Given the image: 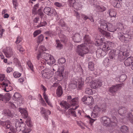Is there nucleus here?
Returning a JSON list of instances; mask_svg holds the SVG:
<instances>
[{
  "label": "nucleus",
  "mask_w": 133,
  "mask_h": 133,
  "mask_svg": "<svg viewBox=\"0 0 133 133\" xmlns=\"http://www.w3.org/2000/svg\"><path fill=\"white\" fill-rule=\"evenodd\" d=\"M67 103L65 101L61 102L60 103V105L61 107L65 108V109H68L71 106L73 105L72 108L69 109L66 113V115H71L74 117H76V115L75 110L78 107L77 105L78 103V98H73L72 99L71 96H68L67 98Z\"/></svg>",
  "instance_id": "nucleus-1"
},
{
  "label": "nucleus",
  "mask_w": 133,
  "mask_h": 133,
  "mask_svg": "<svg viewBox=\"0 0 133 133\" xmlns=\"http://www.w3.org/2000/svg\"><path fill=\"white\" fill-rule=\"evenodd\" d=\"M121 51L119 50H112L109 53V58L111 59L114 60L117 56L118 59L120 61L124 60L125 57L129 55L130 48L129 46L124 45L121 48Z\"/></svg>",
  "instance_id": "nucleus-2"
},
{
  "label": "nucleus",
  "mask_w": 133,
  "mask_h": 133,
  "mask_svg": "<svg viewBox=\"0 0 133 133\" xmlns=\"http://www.w3.org/2000/svg\"><path fill=\"white\" fill-rule=\"evenodd\" d=\"M83 39L84 43L78 46L77 52L79 55L81 56H83L91 50L92 44L93 43L88 35H85Z\"/></svg>",
  "instance_id": "nucleus-3"
},
{
  "label": "nucleus",
  "mask_w": 133,
  "mask_h": 133,
  "mask_svg": "<svg viewBox=\"0 0 133 133\" xmlns=\"http://www.w3.org/2000/svg\"><path fill=\"white\" fill-rule=\"evenodd\" d=\"M122 31L118 33V37L120 40L122 42L128 41L131 38L133 32L131 31L129 28L127 26H123L118 31Z\"/></svg>",
  "instance_id": "nucleus-4"
},
{
  "label": "nucleus",
  "mask_w": 133,
  "mask_h": 133,
  "mask_svg": "<svg viewBox=\"0 0 133 133\" xmlns=\"http://www.w3.org/2000/svg\"><path fill=\"white\" fill-rule=\"evenodd\" d=\"M100 121L103 125L114 128L116 126L118 123V121L116 117L114 116L110 119L106 116L103 117L101 118Z\"/></svg>",
  "instance_id": "nucleus-5"
},
{
  "label": "nucleus",
  "mask_w": 133,
  "mask_h": 133,
  "mask_svg": "<svg viewBox=\"0 0 133 133\" xmlns=\"http://www.w3.org/2000/svg\"><path fill=\"white\" fill-rule=\"evenodd\" d=\"M15 126L17 130H21L24 133H29L31 131L30 128L26 127L25 124L23 122H20L18 121H17L15 124Z\"/></svg>",
  "instance_id": "nucleus-6"
},
{
  "label": "nucleus",
  "mask_w": 133,
  "mask_h": 133,
  "mask_svg": "<svg viewBox=\"0 0 133 133\" xmlns=\"http://www.w3.org/2000/svg\"><path fill=\"white\" fill-rule=\"evenodd\" d=\"M19 110L23 118H27V119L25 122L27 126L29 127H31L32 126V122L31 118L28 117V114L27 111L24 109L20 108L19 109Z\"/></svg>",
  "instance_id": "nucleus-7"
},
{
  "label": "nucleus",
  "mask_w": 133,
  "mask_h": 133,
  "mask_svg": "<svg viewBox=\"0 0 133 133\" xmlns=\"http://www.w3.org/2000/svg\"><path fill=\"white\" fill-rule=\"evenodd\" d=\"M85 0H69L68 1L71 5L76 9H81L83 4H85Z\"/></svg>",
  "instance_id": "nucleus-8"
},
{
  "label": "nucleus",
  "mask_w": 133,
  "mask_h": 133,
  "mask_svg": "<svg viewBox=\"0 0 133 133\" xmlns=\"http://www.w3.org/2000/svg\"><path fill=\"white\" fill-rule=\"evenodd\" d=\"M42 73L43 78L49 79L53 76L54 72L50 69H46L42 71Z\"/></svg>",
  "instance_id": "nucleus-9"
},
{
  "label": "nucleus",
  "mask_w": 133,
  "mask_h": 133,
  "mask_svg": "<svg viewBox=\"0 0 133 133\" xmlns=\"http://www.w3.org/2000/svg\"><path fill=\"white\" fill-rule=\"evenodd\" d=\"M107 30L111 32H114L115 31H119L120 29L123 28V25L120 24L118 26V27L116 28L113 25L111 24L108 23V26Z\"/></svg>",
  "instance_id": "nucleus-10"
},
{
  "label": "nucleus",
  "mask_w": 133,
  "mask_h": 133,
  "mask_svg": "<svg viewBox=\"0 0 133 133\" xmlns=\"http://www.w3.org/2000/svg\"><path fill=\"white\" fill-rule=\"evenodd\" d=\"M6 57L9 58L12 56L16 57L15 54L13 52L12 48L10 47H6L3 51Z\"/></svg>",
  "instance_id": "nucleus-11"
},
{
  "label": "nucleus",
  "mask_w": 133,
  "mask_h": 133,
  "mask_svg": "<svg viewBox=\"0 0 133 133\" xmlns=\"http://www.w3.org/2000/svg\"><path fill=\"white\" fill-rule=\"evenodd\" d=\"M10 122L9 120H7L5 122L0 121V124L3 126L5 129H9L12 132H14L15 130L12 126L10 125Z\"/></svg>",
  "instance_id": "nucleus-12"
},
{
  "label": "nucleus",
  "mask_w": 133,
  "mask_h": 133,
  "mask_svg": "<svg viewBox=\"0 0 133 133\" xmlns=\"http://www.w3.org/2000/svg\"><path fill=\"white\" fill-rule=\"evenodd\" d=\"M92 99L93 98L91 96L88 97L84 96L82 98V100L84 102V104L91 105L93 103Z\"/></svg>",
  "instance_id": "nucleus-13"
},
{
  "label": "nucleus",
  "mask_w": 133,
  "mask_h": 133,
  "mask_svg": "<svg viewBox=\"0 0 133 133\" xmlns=\"http://www.w3.org/2000/svg\"><path fill=\"white\" fill-rule=\"evenodd\" d=\"M123 85V83H120L113 86L110 88L109 89V91L112 94H115L118 90Z\"/></svg>",
  "instance_id": "nucleus-14"
},
{
  "label": "nucleus",
  "mask_w": 133,
  "mask_h": 133,
  "mask_svg": "<svg viewBox=\"0 0 133 133\" xmlns=\"http://www.w3.org/2000/svg\"><path fill=\"white\" fill-rule=\"evenodd\" d=\"M104 44L103 49L104 50H106L107 51L110 49L114 44L113 43L110 41H107Z\"/></svg>",
  "instance_id": "nucleus-15"
},
{
  "label": "nucleus",
  "mask_w": 133,
  "mask_h": 133,
  "mask_svg": "<svg viewBox=\"0 0 133 133\" xmlns=\"http://www.w3.org/2000/svg\"><path fill=\"white\" fill-rule=\"evenodd\" d=\"M106 50H103V48L102 49H98L96 51L97 56L98 58L104 56L106 54Z\"/></svg>",
  "instance_id": "nucleus-16"
},
{
  "label": "nucleus",
  "mask_w": 133,
  "mask_h": 133,
  "mask_svg": "<svg viewBox=\"0 0 133 133\" xmlns=\"http://www.w3.org/2000/svg\"><path fill=\"white\" fill-rule=\"evenodd\" d=\"M72 38L75 42H79L81 41L82 36L79 33H77L72 36Z\"/></svg>",
  "instance_id": "nucleus-17"
},
{
  "label": "nucleus",
  "mask_w": 133,
  "mask_h": 133,
  "mask_svg": "<svg viewBox=\"0 0 133 133\" xmlns=\"http://www.w3.org/2000/svg\"><path fill=\"white\" fill-rule=\"evenodd\" d=\"M127 109L124 107H122L120 108L118 111L119 114L121 116H125L128 115V113L126 114L127 111Z\"/></svg>",
  "instance_id": "nucleus-18"
},
{
  "label": "nucleus",
  "mask_w": 133,
  "mask_h": 133,
  "mask_svg": "<svg viewBox=\"0 0 133 133\" xmlns=\"http://www.w3.org/2000/svg\"><path fill=\"white\" fill-rule=\"evenodd\" d=\"M55 10L49 7H45L44 10V13L48 15H51L53 14Z\"/></svg>",
  "instance_id": "nucleus-19"
},
{
  "label": "nucleus",
  "mask_w": 133,
  "mask_h": 133,
  "mask_svg": "<svg viewBox=\"0 0 133 133\" xmlns=\"http://www.w3.org/2000/svg\"><path fill=\"white\" fill-rule=\"evenodd\" d=\"M77 81L76 79L73 78L71 80L70 83L69 84V87L72 89H75L77 86Z\"/></svg>",
  "instance_id": "nucleus-20"
},
{
  "label": "nucleus",
  "mask_w": 133,
  "mask_h": 133,
  "mask_svg": "<svg viewBox=\"0 0 133 133\" xmlns=\"http://www.w3.org/2000/svg\"><path fill=\"white\" fill-rule=\"evenodd\" d=\"M133 58L132 57H130L124 61V65L126 66H130L131 64L132 65L133 63Z\"/></svg>",
  "instance_id": "nucleus-21"
},
{
  "label": "nucleus",
  "mask_w": 133,
  "mask_h": 133,
  "mask_svg": "<svg viewBox=\"0 0 133 133\" xmlns=\"http://www.w3.org/2000/svg\"><path fill=\"white\" fill-rule=\"evenodd\" d=\"M10 99V98L9 96L0 94V101H2L6 103Z\"/></svg>",
  "instance_id": "nucleus-22"
},
{
  "label": "nucleus",
  "mask_w": 133,
  "mask_h": 133,
  "mask_svg": "<svg viewBox=\"0 0 133 133\" xmlns=\"http://www.w3.org/2000/svg\"><path fill=\"white\" fill-rule=\"evenodd\" d=\"M131 112L129 113L126 116V117L130 121V122L133 124V109L131 110Z\"/></svg>",
  "instance_id": "nucleus-23"
},
{
  "label": "nucleus",
  "mask_w": 133,
  "mask_h": 133,
  "mask_svg": "<svg viewBox=\"0 0 133 133\" xmlns=\"http://www.w3.org/2000/svg\"><path fill=\"white\" fill-rule=\"evenodd\" d=\"M42 58L44 59L45 61L49 60L51 58H52V56L49 55L48 54L45 52L42 53Z\"/></svg>",
  "instance_id": "nucleus-24"
},
{
  "label": "nucleus",
  "mask_w": 133,
  "mask_h": 133,
  "mask_svg": "<svg viewBox=\"0 0 133 133\" xmlns=\"http://www.w3.org/2000/svg\"><path fill=\"white\" fill-rule=\"evenodd\" d=\"M14 98L16 101L22 102V97L20 94L18 93H15L14 96Z\"/></svg>",
  "instance_id": "nucleus-25"
},
{
  "label": "nucleus",
  "mask_w": 133,
  "mask_h": 133,
  "mask_svg": "<svg viewBox=\"0 0 133 133\" xmlns=\"http://www.w3.org/2000/svg\"><path fill=\"white\" fill-rule=\"evenodd\" d=\"M41 114L44 117V118L46 120L48 119V115L46 114V110L44 108L42 107L41 108Z\"/></svg>",
  "instance_id": "nucleus-26"
},
{
  "label": "nucleus",
  "mask_w": 133,
  "mask_h": 133,
  "mask_svg": "<svg viewBox=\"0 0 133 133\" xmlns=\"http://www.w3.org/2000/svg\"><path fill=\"white\" fill-rule=\"evenodd\" d=\"M76 80L77 83L78 88V89H80L83 85L84 82L82 81V78H79Z\"/></svg>",
  "instance_id": "nucleus-27"
},
{
  "label": "nucleus",
  "mask_w": 133,
  "mask_h": 133,
  "mask_svg": "<svg viewBox=\"0 0 133 133\" xmlns=\"http://www.w3.org/2000/svg\"><path fill=\"white\" fill-rule=\"evenodd\" d=\"M63 93L62 89L61 87L59 86L56 90V94L58 97H60Z\"/></svg>",
  "instance_id": "nucleus-28"
},
{
  "label": "nucleus",
  "mask_w": 133,
  "mask_h": 133,
  "mask_svg": "<svg viewBox=\"0 0 133 133\" xmlns=\"http://www.w3.org/2000/svg\"><path fill=\"white\" fill-rule=\"evenodd\" d=\"M98 30L103 35L107 37L108 38L110 37V34L109 32L100 28L98 29Z\"/></svg>",
  "instance_id": "nucleus-29"
},
{
  "label": "nucleus",
  "mask_w": 133,
  "mask_h": 133,
  "mask_svg": "<svg viewBox=\"0 0 133 133\" xmlns=\"http://www.w3.org/2000/svg\"><path fill=\"white\" fill-rule=\"evenodd\" d=\"M120 129L121 131L123 133H126L129 131L128 127L125 125L122 126Z\"/></svg>",
  "instance_id": "nucleus-30"
},
{
  "label": "nucleus",
  "mask_w": 133,
  "mask_h": 133,
  "mask_svg": "<svg viewBox=\"0 0 133 133\" xmlns=\"http://www.w3.org/2000/svg\"><path fill=\"white\" fill-rule=\"evenodd\" d=\"M93 111L94 112L97 113H100V112H101L100 107L97 105H96L94 107Z\"/></svg>",
  "instance_id": "nucleus-31"
},
{
  "label": "nucleus",
  "mask_w": 133,
  "mask_h": 133,
  "mask_svg": "<svg viewBox=\"0 0 133 133\" xmlns=\"http://www.w3.org/2000/svg\"><path fill=\"white\" fill-rule=\"evenodd\" d=\"M109 15L111 18L114 17L115 18L116 16V12L113 10H109Z\"/></svg>",
  "instance_id": "nucleus-32"
},
{
  "label": "nucleus",
  "mask_w": 133,
  "mask_h": 133,
  "mask_svg": "<svg viewBox=\"0 0 133 133\" xmlns=\"http://www.w3.org/2000/svg\"><path fill=\"white\" fill-rule=\"evenodd\" d=\"M94 64L92 62H90L88 63L89 70L91 71H93L94 70Z\"/></svg>",
  "instance_id": "nucleus-33"
},
{
  "label": "nucleus",
  "mask_w": 133,
  "mask_h": 133,
  "mask_svg": "<svg viewBox=\"0 0 133 133\" xmlns=\"http://www.w3.org/2000/svg\"><path fill=\"white\" fill-rule=\"evenodd\" d=\"M3 114L5 116L11 117L12 115V114L10 111L9 110H4Z\"/></svg>",
  "instance_id": "nucleus-34"
},
{
  "label": "nucleus",
  "mask_w": 133,
  "mask_h": 133,
  "mask_svg": "<svg viewBox=\"0 0 133 133\" xmlns=\"http://www.w3.org/2000/svg\"><path fill=\"white\" fill-rule=\"evenodd\" d=\"M108 23H101L100 25V28H99H99L102 29H103L107 30V29H108Z\"/></svg>",
  "instance_id": "nucleus-35"
},
{
  "label": "nucleus",
  "mask_w": 133,
  "mask_h": 133,
  "mask_svg": "<svg viewBox=\"0 0 133 133\" xmlns=\"http://www.w3.org/2000/svg\"><path fill=\"white\" fill-rule=\"evenodd\" d=\"M57 45L56 48L58 49H61L63 47V45L60 43L59 40H56Z\"/></svg>",
  "instance_id": "nucleus-36"
},
{
  "label": "nucleus",
  "mask_w": 133,
  "mask_h": 133,
  "mask_svg": "<svg viewBox=\"0 0 133 133\" xmlns=\"http://www.w3.org/2000/svg\"><path fill=\"white\" fill-rule=\"evenodd\" d=\"M111 4L115 7L118 8L119 4L118 3L117 1L115 0H113L111 3Z\"/></svg>",
  "instance_id": "nucleus-37"
},
{
  "label": "nucleus",
  "mask_w": 133,
  "mask_h": 133,
  "mask_svg": "<svg viewBox=\"0 0 133 133\" xmlns=\"http://www.w3.org/2000/svg\"><path fill=\"white\" fill-rule=\"evenodd\" d=\"M43 38L44 37L43 35L42 34L40 35L38 37L37 39V43H40L43 41Z\"/></svg>",
  "instance_id": "nucleus-38"
},
{
  "label": "nucleus",
  "mask_w": 133,
  "mask_h": 133,
  "mask_svg": "<svg viewBox=\"0 0 133 133\" xmlns=\"http://www.w3.org/2000/svg\"><path fill=\"white\" fill-rule=\"evenodd\" d=\"M95 83L97 87H101L102 85V82L101 80H95Z\"/></svg>",
  "instance_id": "nucleus-39"
},
{
  "label": "nucleus",
  "mask_w": 133,
  "mask_h": 133,
  "mask_svg": "<svg viewBox=\"0 0 133 133\" xmlns=\"http://www.w3.org/2000/svg\"><path fill=\"white\" fill-rule=\"evenodd\" d=\"M6 103H8V105L12 109H15L16 107V106L15 104L9 101H8V102Z\"/></svg>",
  "instance_id": "nucleus-40"
},
{
  "label": "nucleus",
  "mask_w": 133,
  "mask_h": 133,
  "mask_svg": "<svg viewBox=\"0 0 133 133\" xmlns=\"http://www.w3.org/2000/svg\"><path fill=\"white\" fill-rule=\"evenodd\" d=\"M85 93L88 95H92L93 93V92L91 89L87 88L86 89Z\"/></svg>",
  "instance_id": "nucleus-41"
},
{
  "label": "nucleus",
  "mask_w": 133,
  "mask_h": 133,
  "mask_svg": "<svg viewBox=\"0 0 133 133\" xmlns=\"http://www.w3.org/2000/svg\"><path fill=\"white\" fill-rule=\"evenodd\" d=\"M100 108L102 112H105L107 108L105 104L102 105L100 107Z\"/></svg>",
  "instance_id": "nucleus-42"
},
{
  "label": "nucleus",
  "mask_w": 133,
  "mask_h": 133,
  "mask_svg": "<svg viewBox=\"0 0 133 133\" xmlns=\"http://www.w3.org/2000/svg\"><path fill=\"white\" fill-rule=\"evenodd\" d=\"M46 50V49L45 47L43 45L40 46L39 48L38 52L41 53H43V52Z\"/></svg>",
  "instance_id": "nucleus-43"
},
{
  "label": "nucleus",
  "mask_w": 133,
  "mask_h": 133,
  "mask_svg": "<svg viewBox=\"0 0 133 133\" xmlns=\"http://www.w3.org/2000/svg\"><path fill=\"white\" fill-rule=\"evenodd\" d=\"M127 78V76L125 74H123L121 75L119 78L120 81L123 82L125 81Z\"/></svg>",
  "instance_id": "nucleus-44"
},
{
  "label": "nucleus",
  "mask_w": 133,
  "mask_h": 133,
  "mask_svg": "<svg viewBox=\"0 0 133 133\" xmlns=\"http://www.w3.org/2000/svg\"><path fill=\"white\" fill-rule=\"evenodd\" d=\"M103 63L105 66H108L109 64V59L108 58H105V59L104 60Z\"/></svg>",
  "instance_id": "nucleus-45"
},
{
  "label": "nucleus",
  "mask_w": 133,
  "mask_h": 133,
  "mask_svg": "<svg viewBox=\"0 0 133 133\" xmlns=\"http://www.w3.org/2000/svg\"><path fill=\"white\" fill-rule=\"evenodd\" d=\"M39 52H38L37 53L36 58L38 60H41V58H42V53Z\"/></svg>",
  "instance_id": "nucleus-46"
},
{
  "label": "nucleus",
  "mask_w": 133,
  "mask_h": 133,
  "mask_svg": "<svg viewBox=\"0 0 133 133\" xmlns=\"http://www.w3.org/2000/svg\"><path fill=\"white\" fill-rule=\"evenodd\" d=\"M100 113H97L94 111L91 114V117L92 118H96L100 116Z\"/></svg>",
  "instance_id": "nucleus-47"
},
{
  "label": "nucleus",
  "mask_w": 133,
  "mask_h": 133,
  "mask_svg": "<svg viewBox=\"0 0 133 133\" xmlns=\"http://www.w3.org/2000/svg\"><path fill=\"white\" fill-rule=\"evenodd\" d=\"M47 25V23L45 21L41 22L37 26V28H39L41 26H44Z\"/></svg>",
  "instance_id": "nucleus-48"
},
{
  "label": "nucleus",
  "mask_w": 133,
  "mask_h": 133,
  "mask_svg": "<svg viewBox=\"0 0 133 133\" xmlns=\"http://www.w3.org/2000/svg\"><path fill=\"white\" fill-rule=\"evenodd\" d=\"M13 75L15 78H18L21 75V74L17 72H15L13 74Z\"/></svg>",
  "instance_id": "nucleus-49"
},
{
  "label": "nucleus",
  "mask_w": 133,
  "mask_h": 133,
  "mask_svg": "<svg viewBox=\"0 0 133 133\" xmlns=\"http://www.w3.org/2000/svg\"><path fill=\"white\" fill-rule=\"evenodd\" d=\"M27 64L31 70L32 71H33V66L31 62L30 61H28V62H27Z\"/></svg>",
  "instance_id": "nucleus-50"
},
{
  "label": "nucleus",
  "mask_w": 133,
  "mask_h": 133,
  "mask_svg": "<svg viewBox=\"0 0 133 133\" xmlns=\"http://www.w3.org/2000/svg\"><path fill=\"white\" fill-rule=\"evenodd\" d=\"M39 3H37L35 5L34 7L33 8L32 12L33 13H34L35 12L36 10L38 9L39 7Z\"/></svg>",
  "instance_id": "nucleus-51"
},
{
  "label": "nucleus",
  "mask_w": 133,
  "mask_h": 133,
  "mask_svg": "<svg viewBox=\"0 0 133 133\" xmlns=\"http://www.w3.org/2000/svg\"><path fill=\"white\" fill-rule=\"evenodd\" d=\"M22 40V38L21 37L18 36L17 38V39L15 42V43L16 44H18L20 42H21Z\"/></svg>",
  "instance_id": "nucleus-52"
},
{
  "label": "nucleus",
  "mask_w": 133,
  "mask_h": 133,
  "mask_svg": "<svg viewBox=\"0 0 133 133\" xmlns=\"http://www.w3.org/2000/svg\"><path fill=\"white\" fill-rule=\"evenodd\" d=\"M17 48L18 50H19V52L21 53H22L24 51V49L20 45H18L17 46Z\"/></svg>",
  "instance_id": "nucleus-53"
},
{
  "label": "nucleus",
  "mask_w": 133,
  "mask_h": 133,
  "mask_svg": "<svg viewBox=\"0 0 133 133\" xmlns=\"http://www.w3.org/2000/svg\"><path fill=\"white\" fill-rule=\"evenodd\" d=\"M58 62L64 64L66 60L65 58H61L59 59Z\"/></svg>",
  "instance_id": "nucleus-54"
},
{
  "label": "nucleus",
  "mask_w": 133,
  "mask_h": 133,
  "mask_svg": "<svg viewBox=\"0 0 133 133\" xmlns=\"http://www.w3.org/2000/svg\"><path fill=\"white\" fill-rule=\"evenodd\" d=\"M3 85H4L5 86V88L4 89V90L5 91L7 92H8L9 91H10V90H7V87H8V84L7 83H5V82H3Z\"/></svg>",
  "instance_id": "nucleus-55"
},
{
  "label": "nucleus",
  "mask_w": 133,
  "mask_h": 133,
  "mask_svg": "<svg viewBox=\"0 0 133 133\" xmlns=\"http://www.w3.org/2000/svg\"><path fill=\"white\" fill-rule=\"evenodd\" d=\"M97 2L95 0H90V3L91 5H95L96 6Z\"/></svg>",
  "instance_id": "nucleus-56"
},
{
  "label": "nucleus",
  "mask_w": 133,
  "mask_h": 133,
  "mask_svg": "<svg viewBox=\"0 0 133 133\" xmlns=\"http://www.w3.org/2000/svg\"><path fill=\"white\" fill-rule=\"evenodd\" d=\"M41 31L39 30L35 31L34 33V37H36L37 35L40 34Z\"/></svg>",
  "instance_id": "nucleus-57"
},
{
  "label": "nucleus",
  "mask_w": 133,
  "mask_h": 133,
  "mask_svg": "<svg viewBox=\"0 0 133 133\" xmlns=\"http://www.w3.org/2000/svg\"><path fill=\"white\" fill-rule=\"evenodd\" d=\"M96 83H95V80L93 82H92V83L91 84L90 86L91 88L94 89H95L96 88H97V87L96 86Z\"/></svg>",
  "instance_id": "nucleus-58"
},
{
  "label": "nucleus",
  "mask_w": 133,
  "mask_h": 133,
  "mask_svg": "<svg viewBox=\"0 0 133 133\" xmlns=\"http://www.w3.org/2000/svg\"><path fill=\"white\" fill-rule=\"evenodd\" d=\"M95 44V45L97 46H98L101 45V44L100 42V41L98 39L96 40Z\"/></svg>",
  "instance_id": "nucleus-59"
},
{
  "label": "nucleus",
  "mask_w": 133,
  "mask_h": 133,
  "mask_svg": "<svg viewBox=\"0 0 133 133\" xmlns=\"http://www.w3.org/2000/svg\"><path fill=\"white\" fill-rule=\"evenodd\" d=\"M45 34H48V35L50 36H53L54 35V33L52 31H46L45 32Z\"/></svg>",
  "instance_id": "nucleus-60"
},
{
  "label": "nucleus",
  "mask_w": 133,
  "mask_h": 133,
  "mask_svg": "<svg viewBox=\"0 0 133 133\" xmlns=\"http://www.w3.org/2000/svg\"><path fill=\"white\" fill-rule=\"evenodd\" d=\"M55 5L57 7H60L62 6V5L61 3L58 2H56L55 3Z\"/></svg>",
  "instance_id": "nucleus-61"
},
{
  "label": "nucleus",
  "mask_w": 133,
  "mask_h": 133,
  "mask_svg": "<svg viewBox=\"0 0 133 133\" xmlns=\"http://www.w3.org/2000/svg\"><path fill=\"white\" fill-rule=\"evenodd\" d=\"M5 77L4 74H0V81H3Z\"/></svg>",
  "instance_id": "nucleus-62"
},
{
  "label": "nucleus",
  "mask_w": 133,
  "mask_h": 133,
  "mask_svg": "<svg viewBox=\"0 0 133 133\" xmlns=\"http://www.w3.org/2000/svg\"><path fill=\"white\" fill-rule=\"evenodd\" d=\"M12 3L14 7L15 8V9H16V7L18 6V3L17 2V1L12 2Z\"/></svg>",
  "instance_id": "nucleus-63"
},
{
  "label": "nucleus",
  "mask_w": 133,
  "mask_h": 133,
  "mask_svg": "<svg viewBox=\"0 0 133 133\" xmlns=\"http://www.w3.org/2000/svg\"><path fill=\"white\" fill-rule=\"evenodd\" d=\"M12 69L10 67H8L6 69V71L8 73H9L12 70Z\"/></svg>",
  "instance_id": "nucleus-64"
}]
</instances>
